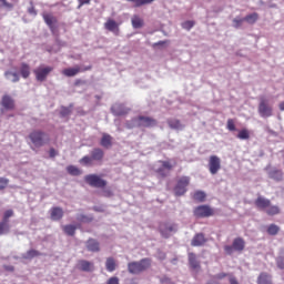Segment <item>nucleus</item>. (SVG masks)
Masks as SVG:
<instances>
[{"mask_svg":"<svg viewBox=\"0 0 284 284\" xmlns=\"http://www.w3.org/2000/svg\"><path fill=\"white\" fill-rule=\"evenodd\" d=\"M151 265H152V260L144 257L138 262H130L128 264V272L130 274L139 275L145 272V270L150 268Z\"/></svg>","mask_w":284,"mask_h":284,"instance_id":"1","label":"nucleus"},{"mask_svg":"<svg viewBox=\"0 0 284 284\" xmlns=\"http://www.w3.org/2000/svg\"><path fill=\"white\" fill-rule=\"evenodd\" d=\"M29 139L31 143H33L34 148H43V145L50 143V135L40 130L31 132L29 134Z\"/></svg>","mask_w":284,"mask_h":284,"instance_id":"2","label":"nucleus"},{"mask_svg":"<svg viewBox=\"0 0 284 284\" xmlns=\"http://www.w3.org/2000/svg\"><path fill=\"white\" fill-rule=\"evenodd\" d=\"M257 110L262 119H268V116H272L273 109H272V104H270V99H267L265 95H261Z\"/></svg>","mask_w":284,"mask_h":284,"instance_id":"3","label":"nucleus"},{"mask_svg":"<svg viewBox=\"0 0 284 284\" xmlns=\"http://www.w3.org/2000/svg\"><path fill=\"white\" fill-rule=\"evenodd\" d=\"M159 230L163 239H170L172 234H176V232L179 231V225L172 222H163L160 224Z\"/></svg>","mask_w":284,"mask_h":284,"instance_id":"4","label":"nucleus"},{"mask_svg":"<svg viewBox=\"0 0 284 284\" xmlns=\"http://www.w3.org/2000/svg\"><path fill=\"white\" fill-rule=\"evenodd\" d=\"M85 183L90 185L91 187H98V189H103L105 185H108V181L101 179V176L97 174H89L84 176Z\"/></svg>","mask_w":284,"mask_h":284,"instance_id":"5","label":"nucleus"},{"mask_svg":"<svg viewBox=\"0 0 284 284\" xmlns=\"http://www.w3.org/2000/svg\"><path fill=\"white\" fill-rule=\"evenodd\" d=\"M133 125H138L139 128H154L156 125V120L150 116L140 115L132 120Z\"/></svg>","mask_w":284,"mask_h":284,"instance_id":"6","label":"nucleus"},{"mask_svg":"<svg viewBox=\"0 0 284 284\" xmlns=\"http://www.w3.org/2000/svg\"><path fill=\"white\" fill-rule=\"evenodd\" d=\"M187 185H190V176L180 178L174 187L175 196H183L187 192Z\"/></svg>","mask_w":284,"mask_h":284,"instance_id":"7","label":"nucleus"},{"mask_svg":"<svg viewBox=\"0 0 284 284\" xmlns=\"http://www.w3.org/2000/svg\"><path fill=\"white\" fill-rule=\"evenodd\" d=\"M193 214L196 219H207V216H212L214 214V211L209 205H200L195 207Z\"/></svg>","mask_w":284,"mask_h":284,"instance_id":"8","label":"nucleus"},{"mask_svg":"<svg viewBox=\"0 0 284 284\" xmlns=\"http://www.w3.org/2000/svg\"><path fill=\"white\" fill-rule=\"evenodd\" d=\"M52 70H54V68L52 67H39L33 71V73L36 75L37 81L43 83V81L48 79V74H50Z\"/></svg>","mask_w":284,"mask_h":284,"instance_id":"9","label":"nucleus"},{"mask_svg":"<svg viewBox=\"0 0 284 284\" xmlns=\"http://www.w3.org/2000/svg\"><path fill=\"white\" fill-rule=\"evenodd\" d=\"M219 170H221V158L211 155L209 159V172L214 175L219 174Z\"/></svg>","mask_w":284,"mask_h":284,"instance_id":"10","label":"nucleus"},{"mask_svg":"<svg viewBox=\"0 0 284 284\" xmlns=\"http://www.w3.org/2000/svg\"><path fill=\"white\" fill-rule=\"evenodd\" d=\"M111 112L113 116H125L130 112V108L123 103H115L111 106Z\"/></svg>","mask_w":284,"mask_h":284,"instance_id":"11","label":"nucleus"},{"mask_svg":"<svg viewBox=\"0 0 284 284\" xmlns=\"http://www.w3.org/2000/svg\"><path fill=\"white\" fill-rule=\"evenodd\" d=\"M88 70H92V65L84 67L83 69L81 67L67 68L62 71V74L64 77H77L79 72H88Z\"/></svg>","mask_w":284,"mask_h":284,"instance_id":"12","label":"nucleus"},{"mask_svg":"<svg viewBox=\"0 0 284 284\" xmlns=\"http://www.w3.org/2000/svg\"><path fill=\"white\" fill-rule=\"evenodd\" d=\"M205 243H207V239H205V234L203 233L195 234L191 241L192 247H202Z\"/></svg>","mask_w":284,"mask_h":284,"instance_id":"13","label":"nucleus"},{"mask_svg":"<svg viewBox=\"0 0 284 284\" xmlns=\"http://www.w3.org/2000/svg\"><path fill=\"white\" fill-rule=\"evenodd\" d=\"M85 247L88 252H101V244L94 239H89L85 242Z\"/></svg>","mask_w":284,"mask_h":284,"instance_id":"14","label":"nucleus"},{"mask_svg":"<svg viewBox=\"0 0 284 284\" xmlns=\"http://www.w3.org/2000/svg\"><path fill=\"white\" fill-rule=\"evenodd\" d=\"M78 267L81 270V272H93L94 263L87 260H80L78 262Z\"/></svg>","mask_w":284,"mask_h":284,"instance_id":"15","label":"nucleus"},{"mask_svg":"<svg viewBox=\"0 0 284 284\" xmlns=\"http://www.w3.org/2000/svg\"><path fill=\"white\" fill-rule=\"evenodd\" d=\"M112 141H113L112 135H110L108 133H103L101 141H100V145L108 150V149L112 148Z\"/></svg>","mask_w":284,"mask_h":284,"instance_id":"16","label":"nucleus"},{"mask_svg":"<svg viewBox=\"0 0 284 284\" xmlns=\"http://www.w3.org/2000/svg\"><path fill=\"white\" fill-rule=\"evenodd\" d=\"M271 203L272 202L264 196H258L255 200V205L258 207V210H265L266 207H270Z\"/></svg>","mask_w":284,"mask_h":284,"instance_id":"17","label":"nucleus"},{"mask_svg":"<svg viewBox=\"0 0 284 284\" xmlns=\"http://www.w3.org/2000/svg\"><path fill=\"white\" fill-rule=\"evenodd\" d=\"M91 159L93 161H103V158L105 156V152L102 151L100 148L93 149L91 152Z\"/></svg>","mask_w":284,"mask_h":284,"instance_id":"18","label":"nucleus"},{"mask_svg":"<svg viewBox=\"0 0 284 284\" xmlns=\"http://www.w3.org/2000/svg\"><path fill=\"white\" fill-rule=\"evenodd\" d=\"M63 219V209L55 206L51 209V220L61 221Z\"/></svg>","mask_w":284,"mask_h":284,"instance_id":"19","label":"nucleus"},{"mask_svg":"<svg viewBox=\"0 0 284 284\" xmlns=\"http://www.w3.org/2000/svg\"><path fill=\"white\" fill-rule=\"evenodd\" d=\"M104 28L109 30V32H113V34H119V24L114 20H108Z\"/></svg>","mask_w":284,"mask_h":284,"instance_id":"20","label":"nucleus"},{"mask_svg":"<svg viewBox=\"0 0 284 284\" xmlns=\"http://www.w3.org/2000/svg\"><path fill=\"white\" fill-rule=\"evenodd\" d=\"M233 248L235 252H243L245 250V240L242 237H236L233 240Z\"/></svg>","mask_w":284,"mask_h":284,"instance_id":"21","label":"nucleus"},{"mask_svg":"<svg viewBox=\"0 0 284 284\" xmlns=\"http://www.w3.org/2000/svg\"><path fill=\"white\" fill-rule=\"evenodd\" d=\"M270 179L273 181H283V171L278 169H273L268 172Z\"/></svg>","mask_w":284,"mask_h":284,"instance_id":"22","label":"nucleus"},{"mask_svg":"<svg viewBox=\"0 0 284 284\" xmlns=\"http://www.w3.org/2000/svg\"><path fill=\"white\" fill-rule=\"evenodd\" d=\"M2 105L6 110H12L14 108V100L10 95H3Z\"/></svg>","mask_w":284,"mask_h":284,"instance_id":"23","label":"nucleus"},{"mask_svg":"<svg viewBox=\"0 0 284 284\" xmlns=\"http://www.w3.org/2000/svg\"><path fill=\"white\" fill-rule=\"evenodd\" d=\"M168 125L169 128H171V130H183V124L181 123V121L176 120V119H169L168 120Z\"/></svg>","mask_w":284,"mask_h":284,"instance_id":"24","label":"nucleus"},{"mask_svg":"<svg viewBox=\"0 0 284 284\" xmlns=\"http://www.w3.org/2000/svg\"><path fill=\"white\" fill-rule=\"evenodd\" d=\"M257 284H272V276L267 273H261L257 277Z\"/></svg>","mask_w":284,"mask_h":284,"instance_id":"25","label":"nucleus"},{"mask_svg":"<svg viewBox=\"0 0 284 284\" xmlns=\"http://www.w3.org/2000/svg\"><path fill=\"white\" fill-rule=\"evenodd\" d=\"M189 263L192 270H199V267H201V264H199V261L196 260V254L194 253H189Z\"/></svg>","mask_w":284,"mask_h":284,"instance_id":"26","label":"nucleus"},{"mask_svg":"<svg viewBox=\"0 0 284 284\" xmlns=\"http://www.w3.org/2000/svg\"><path fill=\"white\" fill-rule=\"evenodd\" d=\"M4 77L8 81H11V83H18L19 81V73L17 72L7 71L4 72Z\"/></svg>","mask_w":284,"mask_h":284,"instance_id":"27","label":"nucleus"},{"mask_svg":"<svg viewBox=\"0 0 284 284\" xmlns=\"http://www.w3.org/2000/svg\"><path fill=\"white\" fill-rule=\"evenodd\" d=\"M131 23L135 30L143 28V19H141L139 16H133L131 19Z\"/></svg>","mask_w":284,"mask_h":284,"instance_id":"28","label":"nucleus"},{"mask_svg":"<svg viewBox=\"0 0 284 284\" xmlns=\"http://www.w3.org/2000/svg\"><path fill=\"white\" fill-rule=\"evenodd\" d=\"M10 233V223L6 221L0 222V236H3L4 234Z\"/></svg>","mask_w":284,"mask_h":284,"instance_id":"29","label":"nucleus"},{"mask_svg":"<svg viewBox=\"0 0 284 284\" xmlns=\"http://www.w3.org/2000/svg\"><path fill=\"white\" fill-rule=\"evenodd\" d=\"M20 74L22 79H28V77H30V65L27 63H22L20 67Z\"/></svg>","mask_w":284,"mask_h":284,"instance_id":"30","label":"nucleus"},{"mask_svg":"<svg viewBox=\"0 0 284 284\" xmlns=\"http://www.w3.org/2000/svg\"><path fill=\"white\" fill-rule=\"evenodd\" d=\"M244 21H246V23H250V26H254V23L258 21V13L253 12L251 14H247L246 17H244Z\"/></svg>","mask_w":284,"mask_h":284,"instance_id":"31","label":"nucleus"},{"mask_svg":"<svg viewBox=\"0 0 284 284\" xmlns=\"http://www.w3.org/2000/svg\"><path fill=\"white\" fill-rule=\"evenodd\" d=\"M63 232L67 233L68 236H74V234H77V226L72 224L64 225Z\"/></svg>","mask_w":284,"mask_h":284,"instance_id":"32","label":"nucleus"},{"mask_svg":"<svg viewBox=\"0 0 284 284\" xmlns=\"http://www.w3.org/2000/svg\"><path fill=\"white\" fill-rule=\"evenodd\" d=\"M105 267L109 272H114L116 270V262L112 257H109L106 258Z\"/></svg>","mask_w":284,"mask_h":284,"instance_id":"33","label":"nucleus"},{"mask_svg":"<svg viewBox=\"0 0 284 284\" xmlns=\"http://www.w3.org/2000/svg\"><path fill=\"white\" fill-rule=\"evenodd\" d=\"M67 172L71 174V176H81V170L74 165H69Z\"/></svg>","mask_w":284,"mask_h":284,"instance_id":"34","label":"nucleus"},{"mask_svg":"<svg viewBox=\"0 0 284 284\" xmlns=\"http://www.w3.org/2000/svg\"><path fill=\"white\" fill-rule=\"evenodd\" d=\"M243 23H245V18L235 17L233 19V28H235V30L241 29L243 27Z\"/></svg>","mask_w":284,"mask_h":284,"instance_id":"35","label":"nucleus"},{"mask_svg":"<svg viewBox=\"0 0 284 284\" xmlns=\"http://www.w3.org/2000/svg\"><path fill=\"white\" fill-rule=\"evenodd\" d=\"M205 196H206V194L203 191H196L193 194L194 201H199V203H203V201H205Z\"/></svg>","mask_w":284,"mask_h":284,"instance_id":"36","label":"nucleus"},{"mask_svg":"<svg viewBox=\"0 0 284 284\" xmlns=\"http://www.w3.org/2000/svg\"><path fill=\"white\" fill-rule=\"evenodd\" d=\"M77 221H79L80 223H92L93 217L83 215V214H79V215H77Z\"/></svg>","mask_w":284,"mask_h":284,"instance_id":"37","label":"nucleus"},{"mask_svg":"<svg viewBox=\"0 0 284 284\" xmlns=\"http://www.w3.org/2000/svg\"><path fill=\"white\" fill-rule=\"evenodd\" d=\"M237 139L241 141H247V139H250V131H247V129L241 130L237 134Z\"/></svg>","mask_w":284,"mask_h":284,"instance_id":"38","label":"nucleus"},{"mask_svg":"<svg viewBox=\"0 0 284 284\" xmlns=\"http://www.w3.org/2000/svg\"><path fill=\"white\" fill-rule=\"evenodd\" d=\"M281 212V209H278L277 205H273V206H270L267 210H266V214H268V216H274L276 214H280Z\"/></svg>","mask_w":284,"mask_h":284,"instance_id":"39","label":"nucleus"},{"mask_svg":"<svg viewBox=\"0 0 284 284\" xmlns=\"http://www.w3.org/2000/svg\"><path fill=\"white\" fill-rule=\"evenodd\" d=\"M44 22L47 23V26H49V28H53L54 26V17H52L51 14H44L43 16Z\"/></svg>","mask_w":284,"mask_h":284,"instance_id":"40","label":"nucleus"},{"mask_svg":"<svg viewBox=\"0 0 284 284\" xmlns=\"http://www.w3.org/2000/svg\"><path fill=\"white\" fill-rule=\"evenodd\" d=\"M267 233L271 235V236H276L278 234V226L276 224H271L268 227H267Z\"/></svg>","mask_w":284,"mask_h":284,"instance_id":"41","label":"nucleus"},{"mask_svg":"<svg viewBox=\"0 0 284 284\" xmlns=\"http://www.w3.org/2000/svg\"><path fill=\"white\" fill-rule=\"evenodd\" d=\"M80 163H82V165H92V163H94V160H92V155H84L80 160Z\"/></svg>","mask_w":284,"mask_h":284,"instance_id":"42","label":"nucleus"},{"mask_svg":"<svg viewBox=\"0 0 284 284\" xmlns=\"http://www.w3.org/2000/svg\"><path fill=\"white\" fill-rule=\"evenodd\" d=\"M12 216H14V211L7 210L3 214L2 221H4L6 223H10V219H12Z\"/></svg>","mask_w":284,"mask_h":284,"instance_id":"43","label":"nucleus"},{"mask_svg":"<svg viewBox=\"0 0 284 284\" xmlns=\"http://www.w3.org/2000/svg\"><path fill=\"white\" fill-rule=\"evenodd\" d=\"M34 256H39V252L36 250H30L22 255V258H34Z\"/></svg>","mask_w":284,"mask_h":284,"instance_id":"44","label":"nucleus"},{"mask_svg":"<svg viewBox=\"0 0 284 284\" xmlns=\"http://www.w3.org/2000/svg\"><path fill=\"white\" fill-rule=\"evenodd\" d=\"M0 3H1L0 8H6V10L10 11L14 9V4L8 2V0H2Z\"/></svg>","mask_w":284,"mask_h":284,"instance_id":"45","label":"nucleus"},{"mask_svg":"<svg viewBox=\"0 0 284 284\" xmlns=\"http://www.w3.org/2000/svg\"><path fill=\"white\" fill-rule=\"evenodd\" d=\"M72 112V110L68 106H62L61 110H60V115L62 118H65V116H70V113Z\"/></svg>","mask_w":284,"mask_h":284,"instance_id":"46","label":"nucleus"},{"mask_svg":"<svg viewBox=\"0 0 284 284\" xmlns=\"http://www.w3.org/2000/svg\"><path fill=\"white\" fill-rule=\"evenodd\" d=\"M183 30H191L194 28V21H185L182 23Z\"/></svg>","mask_w":284,"mask_h":284,"instance_id":"47","label":"nucleus"},{"mask_svg":"<svg viewBox=\"0 0 284 284\" xmlns=\"http://www.w3.org/2000/svg\"><path fill=\"white\" fill-rule=\"evenodd\" d=\"M8 183H10L8 179L0 178V190H6L8 187Z\"/></svg>","mask_w":284,"mask_h":284,"instance_id":"48","label":"nucleus"},{"mask_svg":"<svg viewBox=\"0 0 284 284\" xmlns=\"http://www.w3.org/2000/svg\"><path fill=\"white\" fill-rule=\"evenodd\" d=\"M227 130H230V132H234L236 130V125L232 119L227 120Z\"/></svg>","mask_w":284,"mask_h":284,"instance_id":"49","label":"nucleus"},{"mask_svg":"<svg viewBox=\"0 0 284 284\" xmlns=\"http://www.w3.org/2000/svg\"><path fill=\"white\" fill-rule=\"evenodd\" d=\"M224 251L226 252V254H234L235 250H234V245H225L224 246Z\"/></svg>","mask_w":284,"mask_h":284,"instance_id":"50","label":"nucleus"},{"mask_svg":"<svg viewBox=\"0 0 284 284\" xmlns=\"http://www.w3.org/2000/svg\"><path fill=\"white\" fill-rule=\"evenodd\" d=\"M91 1L92 0H79L78 10H81V8H83V6H90Z\"/></svg>","mask_w":284,"mask_h":284,"instance_id":"51","label":"nucleus"},{"mask_svg":"<svg viewBox=\"0 0 284 284\" xmlns=\"http://www.w3.org/2000/svg\"><path fill=\"white\" fill-rule=\"evenodd\" d=\"M276 265L280 270H284V258L283 257H277L276 258Z\"/></svg>","mask_w":284,"mask_h":284,"instance_id":"52","label":"nucleus"},{"mask_svg":"<svg viewBox=\"0 0 284 284\" xmlns=\"http://www.w3.org/2000/svg\"><path fill=\"white\" fill-rule=\"evenodd\" d=\"M154 0H138V6L141 8V6H148V3H153Z\"/></svg>","mask_w":284,"mask_h":284,"instance_id":"53","label":"nucleus"},{"mask_svg":"<svg viewBox=\"0 0 284 284\" xmlns=\"http://www.w3.org/2000/svg\"><path fill=\"white\" fill-rule=\"evenodd\" d=\"M28 12H29L32 17H37V9H34V6H32V2H31V7L28 8Z\"/></svg>","mask_w":284,"mask_h":284,"instance_id":"54","label":"nucleus"},{"mask_svg":"<svg viewBox=\"0 0 284 284\" xmlns=\"http://www.w3.org/2000/svg\"><path fill=\"white\" fill-rule=\"evenodd\" d=\"M162 168H164L165 170H172V163H170L169 161H163Z\"/></svg>","mask_w":284,"mask_h":284,"instance_id":"55","label":"nucleus"},{"mask_svg":"<svg viewBox=\"0 0 284 284\" xmlns=\"http://www.w3.org/2000/svg\"><path fill=\"white\" fill-rule=\"evenodd\" d=\"M156 256L160 261H165V252L158 251Z\"/></svg>","mask_w":284,"mask_h":284,"instance_id":"56","label":"nucleus"},{"mask_svg":"<svg viewBox=\"0 0 284 284\" xmlns=\"http://www.w3.org/2000/svg\"><path fill=\"white\" fill-rule=\"evenodd\" d=\"M57 154H59L57 152V150H54V148H51L50 151H49V156L50 159H54V156H57Z\"/></svg>","mask_w":284,"mask_h":284,"instance_id":"57","label":"nucleus"},{"mask_svg":"<svg viewBox=\"0 0 284 284\" xmlns=\"http://www.w3.org/2000/svg\"><path fill=\"white\" fill-rule=\"evenodd\" d=\"M106 284H119V277H111V278H109Z\"/></svg>","mask_w":284,"mask_h":284,"instance_id":"58","label":"nucleus"},{"mask_svg":"<svg viewBox=\"0 0 284 284\" xmlns=\"http://www.w3.org/2000/svg\"><path fill=\"white\" fill-rule=\"evenodd\" d=\"M229 282H230V284H240L239 281L236 280V277H234V276H230Z\"/></svg>","mask_w":284,"mask_h":284,"instance_id":"59","label":"nucleus"},{"mask_svg":"<svg viewBox=\"0 0 284 284\" xmlns=\"http://www.w3.org/2000/svg\"><path fill=\"white\" fill-rule=\"evenodd\" d=\"M3 268H4L7 272H14V266H12V265H4Z\"/></svg>","mask_w":284,"mask_h":284,"instance_id":"60","label":"nucleus"},{"mask_svg":"<svg viewBox=\"0 0 284 284\" xmlns=\"http://www.w3.org/2000/svg\"><path fill=\"white\" fill-rule=\"evenodd\" d=\"M225 276H227V274H225V273H220V274L215 275V278H217L219 281H221V280L225 278Z\"/></svg>","mask_w":284,"mask_h":284,"instance_id":"61","label":"nucleus"},{"mask_svg":"<svg viewBox=\"0 0 284 284\" xmlns=\"http://www.w3.org/2000/svg\"><path fill=\"white\" fill-rule=\"evenodd\" d=\"M168 43V41H159V42H155L153 45L156 47V45H165Z\"/></svg>","mask_w":284,"mask_h":284,"instance_id":"62","label":"nucleus"},{"mask_svg":"<svg viewBox=\"0 0 284 284\" xmlns=\"http://www.w3.org/2000/svg\"><path fill=\"white\" fill-rule=\"evenodd\" d=\"M159 174H161L162 176H168V174L165 173V171H163V169H159Z\"/></svg>","mask_w":284,"mask_h":284,"instance_id":"63","label":"nucleus"},{"mask_svg":"<svg viewBox=\"0 0 284 284\" xmlns=\"http://www.w3.org/2000/svg\"><path fill=\"white\" fill-rule=\"evenodd\" d=\"M280 110L284 111V102L280 103Z\"/></svg>","mask_w":284,"mask_h":284,"instance_id":"64","label":"nucleus"}]
</instances>
